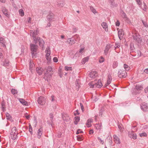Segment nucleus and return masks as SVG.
<instances>
[{
    "instance_id": "1",
    "label": "nucleus",
    "mask_w": 148,
    "mask_h": 148,
    "mask_svg": "<svg viewBox=\"0 0 148 148\" xmlns=\"http://www.w3.org/2000/svg\"><path fill=\"white\" fill-rule=\"evenodd\" d=\"M18 132L16 127H13L11 130L10 133V138L13 140H15L17 138Z\"/></svg>"
},
{
    "instance_id": "4",
    "label": "nucleus",
    "mask_w": 148,
    "mask_h": 148,
    "mask_svg": "<svg viewBox=\"0 0 148 148\" xmlns=\"http://www.w3.org/2000/svg\"><path fill=\"white\" fill-rule=\"evenodd\" d=\"M46 98L42 96L40 97L38 99V102L39 104L43 105L46 102Z\"/></svg>"
},
{
    "instance_id": "13",
    "label": "nucleus",
    "mask_w": 148,
    "mask_h": 148,
    "mask_svg": "<svg viewBox=\"0 0 148 148\" xmlns=\"http://www.w3.org/2000/svg\"><path fill=\"white\" fill-rule=\"evenodd\" d=\"M36 71L37 73L39 75H41L44 71V69L41 67H36Z\"/></svg>"
},
{
    "instance_id": "16",
    "label": "nucleus",
    "mask_w": 148,
    "mask_h": 148,
    "mask_svg": "<svg viewBox=\"0 0 148 148\" xmlns=\"http://www.w3.org/2000/svg\"><path fill=\"white\" fill-rule=\"evenodd\" d=\"M132 37L134 40L138 43H140L142 41L141 38L138 36L135 35L132 36Z\"/></svg>"
},
{
    "instance_id": "62",
    "label": "nucleus",
    "mask_w": 148,
    "mask_h": 148,
    "mask_svg": "<svg viewBox=\"0 0 148 148\" xmlns=\"http://www.w3.org/2000/svg\"><path fill=\"white\" fill-rule=\"evenodd\" d=\"M137 53L138 57H140L141 56L142 53L140 51H137Z\"/></svg>"
},
{
    "instance_id": "49",
    "label": "nucleus",
    "mask_w": 148,
    "mask_h": 148,
    "mask_svg": "<svg viewBox=\"0 0 148 148\" xmlns=\"http://www.w3.org/2000/svg\"><path fill=\"white\" fill-rule=\"evenodd\" d=\"M108 140L109 142L108 145H109L108 147H110L112 145V138H110Z\"/></svg>"
},
{
    "instance_id": "18",
    "label": "nucleus",
    "mask_w": 148,
    "mask_h": 148,
    "mask_svg": "<svg viewBox=\"0 0 148 148\" xmlns=\"http://www.w3.org/2000/svg\"><path fill=\"white\" fill-rule=\"evenodd\" d=\"M139 7L141 8V9L144 11H146L147 9V6L146 4V3L143 2V5L142 4V3L141 4H140V5H139Z\"/></svg>"
},
{
    "instance_id": "21",
    "label": "nucleus",
    "mask_w": 148,
    "mask_h": 148,
    "mask_svg": "<svg viewBox=\"0 0 148 148\" xmlns=\"http://www.w3.org/2000/svg\"><path fill=\"white\" fill-rule=\"evenodd\" d=\"M124 35L123 30L122 29H120L118 32L119 37L120 40H121Z\"/></svg>"
},
{
    "instance_id": "34",
    "label": "nucleus",
    "mask_w": 148,
    "mask_h": 148,
    "mask_svg": "<svg viewBox=\"0 0 148 148\" xmlns=\"http://www.w3.org/2000/svg\"><path fill=\"white\" fill-rule=\"evenodd\" d=\"M5 115L7 120H11L12 117L8 113L6 112L5 114Z\"/></svg>"
},
{
    "instance_id": "17",
    "label": "nucleus",
    "mask_w": 148,
    "mask_h": 148,
    "mask_svg": "<svg viewBox=\"0 0 148 148\" xmlns=\"http://www.w3.org/2000/svg\"><path fill=\"white\" fill-rule=\"evenodd\" d=\"M112 78L111 75L110 74H109L108 75V77L107 81V83L105 85V86L106 87L108 86L109 84H110L112 81Z\"/></svg>"
},
{
    "instance_id": "24",
    "label": "nucleus",
    "mask_w": 148,
    "mask_h": 148,
    "mask_svg": "<svg viewBox=\"0 0 148 148\" xmlns=\"http://www.w3.org/2000/svg\"><path fill=\"white\" fill-rule=\"evenodd\" d=\"M54 16V14L52 12H50L47 16V19L49 21H51Z\"/></svg>"
},
{
    "instance_id": "60",
    "label": "nucleus",
    "mask_w": 148,
    "mask_h": 148,
    "mask_svg": "<svg viewBox=\"0 0 148 148\" xmlns=\"http://www.w3.org/2000/svg\"><path fill=\"white\" fill-rule=\"evenodd\" d=\"M83 132L80 129H78L76 132V134H78L79 133H82Z\"/></svg>"
},
{
    "instance_id": "11",
    "label": "nucleus",
    "mask_w": 148,
    "mask_h": 148,
    "mask_svg": "<svg viewBox=\"0 0 148 148\" xmlns=\"http://www.w3.org/2000/svg\"><path fill=\"white\" fill-rule=\"evenodd\" d=\"M97 74L95 71H93L90 72L88 74V76L92 78H94L97 76Z\"/></svg>"
},
{
    "instance_id": "5",
    "label": "nucleus",
    "mask_w": 148,
    "mask_h": 148,
    "mask_svg": "<svg viewBox=\"0 0 148 148\" xmlns=\"http://www.w3.org/2000/svg\"><path fill=\"white\" fill-rule=\"evenodd\" d=\"M52 75L53 73L50 74L45 73L44 74L43 78L45 79V81L49 82L51 79Z\"/></svg>"
},
{
    "instance_id": "19",
    "label": "nucleus",
    "mask_w": 148,
    "mask_h": 148,
    "mask_svg": "<svg viewBox=\"0 0 148 148\" xmlns=\"http://www.w3.org/2000/svg\"><path fill=\"white\" fill-rule=\"evenodd\" d=\"M42 128L41 127L37 131V137L38 138H40L42 134Z\"/></svg>"
},
{
    "instance_id": "50",
    "label": "nucleus",
    "mask_w": 148,
    "mask_h": 148,
    "mask_svg": "<svg viewBox=\"0 0 148 148\" xmlns=\"http://www.w3.org/2000/svg\"><path fill=\"white\" fill-rule=\"evenodd\" d=\"M29 131L30 133L31 134H32L33 133L32 128L31 125H30V124L29 125Z\"/></svg>"
},
{
    "instance_id": "39",
    "label": "nucleus",
    "mask_w": 148,
    "mask_h": 148,
    "mask_svg": "<svg viewBox=\"0 0 148 148\" xmlns=\"http://www.w3.org/2000/svg\"><path fill=\"white\" fill-rule=\"evenodd\" d=\"M118 65V62L116 61H114L113 63L112 67L114 69L116 68Z\"/></svg>"
},
{
    "instance_id": "59",
    "label": "nucleus",
    "mask_w": 148,
    "mask_h": 148,
    "mask_svg": "<svg viewBox=\"0 0 148 148\" xmlns=\"http://www.w3.org/2000/svg\"><path fill=\"white\" fill-rule=\"evenodd\" d=\"M103 112V110L102 109H101L99 112V116H101L102 114V113Z\"/></svg>"
},
{
    "instance_id": "30",
    "label": "nucleus",
    "mask_w": 148,
    "mask_h": 148,
    "mask_svg": "<svg viewBox=\"0 0 148 148\" xmlns=\"http://www.w3.org/2000/svg\"><path fill=\"white\" fill-rule=\"evenodd\" d=\"M9 62L8 60H5L4 62L2 64V65L5 67L8 66L9 65Z\"/></svg>"
},
{
    "instance_id": "54",
    "label": "nucleus",
    "mask_w": 148,
    "mask_h": 148,
    "mask_svg": "<svg viewBox=\"0 0 148 148\" xmlns=\"http://www.w3.org/2000/svg\"><path fill=\"white\" fill-rule=\"evenodd\" d=\"M73 38H75V39H76V38L77 39V41H78V40H79V36L78 35H77V34L76 35L74 36H73Z\"/></svg>"
},
{
    "instance_id": "45",
    "label": "nucleus",
    "mask_w": 148,
    "mask_h": 148,
    "mask_svg": "<svg viewBox=\"0 0 148 148\" xmlns=\"http://www.w3.org/2000/svg\"><path fill=\"white\" fill-rule=\"evenodd\" d=\"M120 47V44L119 42H116L114 46L115 50H116V48H119Z\"/></svg>"
},
{
    "instance_id": "43",
    "label": "nucleus",
    "mask_w": 148,
    "mask_h": 148,
    "mask_svg": "<svg viewBox=\"0 0 148 148\" xmlns=\"http://www.w3.org/2000/svg\"><path fill=\"white\" fill-rule=\"evenodd\" d=\"M19 13L21 16H23L24 15V13L23 10L20 9L19 10Z\"/></svg>"
},
{
    "instance_id": "36",
    "label": "nucleus",
    "mask_w": 148,
    "mask_h": 148,
    "mask_svg": "<svg viewBox=\"0 0 148 148\" xmlns=\"http://www.w3.org/2000/svg\"><path fill=\"white\" fill-rule=\"evenodd\" d=\"M33 38L35 44H36L38 42L40 39V38L38 37H34Z\"/></svg>"
},
{
    "instance_id": "22",
    "label": "nucleus",
    "mask_w": 148,
    "mask_h": 148,
    "mask_svg": "<svg viewBox=\"0 0 148 148\" xmlns=\"http://www.w3.org/2000/svg\"><path fill=\"white\" fill-rule=\"evenodd\" d=\"M45 69L46 70V73L53 74L52 69L51 66H48L46 67Z\"/></svg>"
},
{
    "instance_id": "2",
    "label": "nucleus",
    "mask_w": 148,
    "mask_h": 148,
    "mask_svg": "<svg viewBox=\"0 0 148 148\" xmlns=\"http://www.w3.org/2000/svg\"><path fill=\"white\" fill-rule=\"evenodd\" d=\"M89 85L90 88H100L102 86V84L100 80L95 83H89Z\"/></svg>"
},
{
    "instance_id": "10",
    "label": "nucleus",
    "mask_w": 148,
    "mask_h": 148,
    "mask_svg": "<svg viewBox=\"0 0 148 148\" xmlns=\"http://www.w3.org/2000/svg\"><path fill=\"white\" fill-rule=\"evenodd\" d=\"M128 135L131 138L135 139L136 138L137 136L136 134L133 131H130L128 132Z\"/></svg>"
},
{
    "instance_id": "44",
    "label": "nucleus",
    "mask_w": 148,
    "mask_h": 148,
    "mask_svg": "<svg viewBox=\"0 0 148 148\" xmlns=\"http://www.w3.org/2000/svg\"><path fill=\"white\" fill-rule=\"evenodd\" d=\"M124 68L126 71H128L130 70V67L126 64H124Z\"/></svg>"
},
{
    "instance_id": "61",
    "label": "nucleus",
    "mask_w": 148,
    "mask_h": 148,
    "mask_svg": "<svg viewBox=\"0 0 148 148\" xmlns=\"http://www.w3.org/2000/svg\"><path fill=\"white\" fill-rule=\"evenodd\" d=\"M53 61L55 62H57L58 61V59L57 57H55L53 59Z\"/></svg>"
},
{
    "instance_id": "3",
    "label": "nucleus",
    "mask_w": 148,
    "mask_h": 148,
    "mask_svg": "<svg viewBox=\"0 0 148 148\" xmlns=\"http://www.w3.org/2000/svg\"><path fill=\"white\" fill-rule=\"evenodd\" d=\"M45 53H46L45 55L46 58L48 61V63H50L51 61V56H50L51 52L49 47L46 48L45 50Z\"/></svg>"
},
{
    "instance_id": "15",
    "label": "nucleus",
    "mask_w": 148,
    "mask_h": 148,
    "mask_svg": "<svg viewBox=\"0 0 148 148\" xmlns=\"http://www.w3.org/2000/svg\"><path fill=\"white\" fill-rule=\"evenodd\" d=\"M39 33V31L38 30H30L31 36H32L33 38L36 37V36Z\"/></svg>"
},
{
    "instance_id": "27",
    "label": "nucleus",
    "mask_w": 148,
    "mask_h": 148,
    "mask_svg": "<svg viewBox=\"0 0 148 148\" xmlns=\"http://www.w3.org/2000/svg\"><path fill=\"white\" fill-rule=\"evenodd\" d=\"M101 25L103 28L106 31L108 30V25L106 23L103 22L101 23Z\"/></svg>"
},
{
    "instance_id": "38",
    "label": "nucleus",
    "mask_w": 148,
    "mask_h": 148,
    "mask_svg": "<svg viewBox=\"0 0 148 148\" xmlns=\"http://www.w3.org/2000/svg\"><path fill=\"white\" fill-rule=\"evenodd\" d=\"M64 5V3L62 1H60L59 3H58V6L59 7H62Z\"/></svg>"
},
{
    "instance_id": "29",
    "label": "nucleus",
    "mask_w": 148,
    "mask_h": 148,
    "mask_svg": "<svg viewBox=\"0 0 148 148\" xmlns=\"http://www.w3.org/2000/svg\"><path fill=\"white\" fill-rule=\"evenodd\" d=\"M0 43L1 44L2 46L3 47H6L5 44V41L4 39L2 37L0 38Z\"/></svg>"
},
{
    "instance_id": "12",
    "label": "nucleus",
    "mask_w": 148,
    "mask_h": 148,
    "mask_svg": "<svg viewBox=\"0 0 148 148\" xmlns=\"http://www.w3.org/2000/svg\"><path fill=\"white\" fill-rule=\"evenodd\" d=\"M141 108L144 111H147L148 108L147 104L145 102L142 103L141 105Z\"/></svg>"
},
{
    "instance_id": "37",
    "label": "nucleus",
    "mask_w": 148,
    "mask_h": 148,
    "mask_svg": "<svg viewBox=\"0 0 148 148\" xmlns=\"http://www.w3.org/2000/svg\"><path fill=\"white\" fill-rule=\"evenodd\" d=\"M11 92L13 95H15L18 92L17 90L15 89H12Z\"/></svg>"
},
{
    "instance_id": "23",
    "label": "nucleus",
    "mask_w": 148,
    "mask_h": 148,
    "mask_svg": "<svg viewBox=\"0 0 148 148\" xmlns=\"http://www.w3.org/2000/svg\"><path fill=\"white\" fill-rule=\"evenodd\" d=\"M114 140L117 144H120V141L119 137L116 135L113 136Z\"/></svg>"
},
{
    "instance_id": "64",
    "label": "nucleus",
    "mask_w": 148,
    "mask_h": 148,
    "mask_svg": "<svg viewBox=\"0 0 148 148\" xmlns=\"http://www.w3.org/2000/svg\"><path fill=\"white\" fill-rule=\"evenodd\" d=\"M79 114V113L78 112V111L77 110L76 111V112H75L74 113V114L75 116H76L77 115H78Z\"/></svg>"
},
{
    "instance_id": "31",
    "label": "nucleus",
    "mask_w": 148,
    "mask_h": 148,
    "mask_svg": "<svg viewBox=\"0 0 148 148\" xmlns=\"http://www.w3.org/2000/svg\"><path fill=\"white\" fill-rule=\"evenodd\" d=\"M38 42L40 46L42 48H43L45 43L44 41L42 39H40Z\"/></svg>"
},
{
    "instance_id": "52",
    "label": "nucleus",
    "mask_w": 148,
    "mask_h": 148,
    "mask_svg": "<svg viewBox=\"0 0 148 148\" xmlns=\"http://www.w3.org/2000/svg\"><path fill=\"white\" fill-rule=\"evenodd\" d=\"M97 138L99 141L100 143L102 144H103V140H102L99 137H98Z\"/></svg>"
},
{
    "instance_id": "35",
    "label": "nucleus",
    "mask_w": 148,
    "mask_h": 148,
    "mask_svg": "<svg viewBox=\"0 0 148 148\" xmlns=\"http://www.w3.org/2000/svg\"><path fill=\"white\" fill-rule=\"evenodd\" d=\"M89 59L88 57H85L82 60V63L83 64H84L86 62H87Z\"/></svg>"
},
{
    "instance_id": "55",
    "label": "nucleus",
    "mask_w": 148,
    "mask_h": 148,
    "mask_svg": "<svg viewBox=\"0 0 148 148\" xmlns=\"http://www.w3.org/2000/svg\"><path fill=\"white\" fill-rule=\"evenodd\" d=\"M104 58L103 57H101V59L99 60V62L100 63L103 62L104 61Z\"/></svg>"
},
{
    "instance_id": "41",
    "label": "nucleus",
    "mask_w": 148,
    "mask_h": 148,
    "mask_svg": "<svg viewBox=\"0 0 148 148\" xmlns=\"http://www.w3.org/2000/svg\"><path fill=\"white\" fill-rule=\"evenodd\" d=\"M136 89L138 91L140 90L143 89V87L142 86L139 85H136Z\"/></svg>"
},
{
    "instance_id": "20",
    "label": "nucleus",
    "mask_w": 148,
    "mask_h": 148,
    "mask_svg": "<svg viewBox=\"0 0 148 148\" xmlns=\"http://www.w3.org/2000/svg\"><path fill=\"white\" fill-rule=\"evenodd\" d=\"M111 47V45L108 44L107 45L104 51V54L105 55H107L108 54L109 50Z\"/></svg>"
},
{
    "instance_id": "47",
    "label": "nucleus",
    "mask_w": 148,
    "mask_h": 148,
    "mask_svg": "<svg viewBox=\"0 0 148 148\" xmlns=\"http://www.w3.org/2000/svg\"><path fill=\"white\" fill-rule=\"evenodd\" d=\"M139 134L140 136L141 137H142L143 136L145 137L147 136V134L145 132L140 134Z\"/></svg>"
},
{
    "instance_id": "53",
    "label": "nucleus",
    "mask_w": 148,
    "mask_h": 148,
    "mask_svg": "<svg viewBox=\"0 0 148 148\" xmlns=\"http://www.w3.org/2000/svg\"><path fill=\"white\" fill-rule=\"evenodd\" d=\"M80 55L79 53V52H76V53L75 54L74 56L73 57V58H76V57H77L79 56V55Z\"/></svg>"
},
{
    "instance_id": "42",
    "label": "nucleus",
    "mask_w": 148,
    "mask_h": 148,
    "mask_svg": "<svg viewBox=\"0 0 148 148\" xmlns=\"http://www.w3.org/2000/svg\"><path fill=\"white\" fill-rule=\"evenodd\" d=\"M130 47L131 49V51L132 52H133L134 51L135 48L133 45V44L131 43L130 45Z\"/></svg>"
},
{
    "instance_id": "51",
    "label": "nucleus",
    "mask_w": 148,
    "mask_h": 148,
    "mask_svg": "<svg viewBox=\"0 0 148 148\" xmlns=\"http://www.w3.org/2000/svg\"><path fill=\"white\" fill-rule=\"evenodd\" d=\"M142 21L144 26L146 27H148V25L147 23L146 22L144 21L143 20H142Z\"/></svg>"
},
{
    "instance_id": "25",
    "label": "nucleus",
    "mask_w": 148,
    "mask_h": 148,
    "mask_svg": "<svg viewBox=\"0 0 148 148\" xmlns=\"http://www.w3.org/2000/svg\"><path fill=\"white\" fill-rule=\"evenodd\" d=\"M1 109L3 112H4L6 110L5 103V101L3 100L1 103Z\"/></svg>"
},
{
    "instance_id": "33",
    "label": "nucleus",
    "mask_w": 148,
    "mask_h": 148,
    "mask_svg": "<svg viewBox=\"0 0 148 148\" xmlns=\"http://www.w3.org/2000/svg\"><path fill=\"white\" fill-rule=\"evenodd\" d=\"M80 117L79 116H76L75 117V121L74 123L75 125H77L80 120Z\"/></svg>"
},
{
    "instance_id": "26",
    "label": "nucleus",
    "mask_w": 148,
    "mask_h": 148,
    "mask_svg": "<svg viewBox=\"0 0 148 148\" xmlns=\"http://www.w3.org/2000/svg\"><path fill=\"white\" fill-rule=\"evenodd\" d=\"M49 117L50 118L51 122L49 123V124H50L52 126L53 124V121H54L53 114L52 113H51L49 114Z\"/></svg>"
},
{
    "instance_id": "40",
    "label": "nucleus",
    "mask_w": 148,
    "mask_h": 148,
    "mask_svg": "<svg viewBox=\"0 0 148 148\" xmlns=\"http://www.w3.org/2000/svg\"><path fill=\"white\" fill-rule=\"evenodd\" d=\"M90 9L91 11L94 14H95L97 12L95 9L92 6H90Z\"/></svg>"
},
{
    "instance_id": "58",
    "label": "nucleus",
    "mask_w": 148,
    "mask_h": 148,
    "mask_svg": "<svg viewBox=\"0 0 148 148\" xmlns=\"http://www.w3.org/2000/svg\"><path fill=\"white\" fill-rule=\"evenodd\" d=\"M137 2V4L138 5H140V4H141L142 2L140 0H135Z\"/></svg>"
},
{
    "instance_id": "8",
    "label": "nucleus",
    "mask_w": 148,
    "mask_h": 148,
    "mask_svg": "<svg viewBox=\"0 0 148 148\" xmlns=\"http://www.w3.org/2000/svg\"><path fill=\"white\" fill-rule=\"evenodd\" d=\"M30 46L31 50L32 52H36L38 48V46L37 45L34 44H31Z\"/></svg>"
},
{
    "instance_id": "57",
    "label": "nucleus",
    "mask_w": 148,
    "mask_h": 148,
    "mask_svg": "<svg viewBox=\"0 0 148 148\" xmlns=\"http://www.w3.org/2000/svg\"><path fill=\"white\" fill-rule=\"evenodd\" d=\"M75 85L76 87V88L77 90H78L79 88V85L78 84L77 82H75Z\"/></svg>"
},
{
    "instance_id": "48",
    "label": "nucleus",
    "mask_w": 148,
    "mask_h": 148,
    "mask_svg": "<svg viewBox=\"0 0 148 148\" xmlns=\"http://www.w3.org/2000/svg\"><path fill=\"white\" fill-rule=\"evenodd\" d=\"M64 69L66 71H71L72 70V68L71 67L67 66H65L64 67Z\"/></svg>"
},
{
    "instance_id": "7",
    "label": "nucleus",
    "mask_w": 148,
    "mask_h": 148,
    "mask_svg": "<svg viewBox=\"0 0 148 148\" xmlns=\"http://www.w3.org/2000/svg\"><path fill=\"white\" fill-rule=\"evenodd\" d=\"M118 75L120 78H125L127 75V73L125 71H122L121 70L119 71Z\"/></svg>"
},
{
    "instance_id": "28",
    "label": "nucleus",
    "mask_w": 148,
    "mask_h": 148,
    "mask_svg": "<svg viewBox=\"0 0 148 148\" xmlns=\"http://www.w3.org/2000/svg\"><path fill=\"white\" fill-rule=\"evenodd\" d=\"M92 119H89L88 120L86 125L88 127H89L91 126V123L92 122Z\"/></svg>"
},
{
    "instance_id": "32",
    "label": "nucleus",
    "mask_w": 148,
    "mask_h": 148,
    "mask_svg": "<svg viewBox=\"0 0 148 148\" xmlns=\"http://www.w3.org/2000/svg\"><path fill=\"white\" fill-rule=\"evenodd\" d=\"M62 118L64 121L66 122H67L68 120L69 119V116L67 114L62 115Z\"/></svg>"
},
{
    "instance_id": "56",
    "label": "nucleus",
    "mask_w": 148,
    "mask_h": 148,
    "mask_svg": "<svg viewBox=\"0 0 148 148\" xmlns=\"http://www.w3.org/2000/svg\"><path fill=\"white\" fill-rule=\"evenodd\" d=\"M80 106H81V108L82 111V112H84V106H83L82 103H80Z\"/></svg>"
},
{
    "instance_id": "6",
    "label": "nucleus",
    "mask_w": 148,
    "mask_h": 148,
    "mask_svg": "<svg viewBox=\"0 0 148 148\" xmlns=\"http://www.w3.org/2000/svg\"><path fill=\"white\" fill-rule=\"evenodd\" d=\"M77 41V40L76 38L75 39V38L72 37L71 38H68L66 42L69 44L72 45L75 44L76 41Z\"/></svg>"
},
{
    "instance_id": "14",
    "label": "nucleus",
    "mask_w": 148,
    "mask_h": 148,
    "mask_svg": "<svg viewBox=\"0 0 148 148\" xmlns=\"http://www.w3.org/2000/svg\"><path fill=\"white\" fill-rule=\"evenodd\" d=\"M1 10L3 14L7 17L9 16V14L8 12V10L5 7L3 6L2 7Z\"/></svg>"
},
{
    "instance_id": "9",
    "label": "nucleus",
    "mask_w": 148,
    "mask_h": 148,
    "mask_svg": "<svg viewBox=\"0 0 148 148\" xmlns=\"http://www.w3.org/2000/svg\"><path fill=\"white\" fill-rule=\"evenodd\" d=\"M19 102L23 105L28 106L29 105V103L25 101L24 99L18 98Z\"/></svg>"
},
{
    "instance_id": "46",
    "label": "nucleus",
    "mask_w": 148,
    "mask_h": 148,
    "mask_svg": "<svg viewBox=\"0 0 148 148\" xmlns=\"http://www.w3.org/2000/svg\"><path fill=\"white\" fill-rule=\"evenodd\" d=\"M36 52H31L32 57V58H35L36 57Z\"/></svg>"
},
{
    "instance_id": "63",
    "label": "nucleus",
    "mask_w": 148,
    "mask_h": 148,
    "mask_svg": "<svg viewBox=\"0 0 148 148\" xmlns=\"http://www.w3.org/2000/svg\"><path fill=\"white\" fill-rule=\"evenodd\" d=\"M116 25V26H119L120 25V23L119 21L117 20L115 23Z\"/></svg>"
}]
</instances>
